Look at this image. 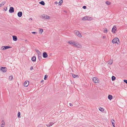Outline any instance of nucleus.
Returning <instances> with one entry per match:
<instances>
[{
	"label": "nucleus",
	"instance_id": "obj_1",
	"mask_svg": "<svg viewBox=\"0 0 127 127\" xmlns=\"http://www.w3.org/2000/svg\"><path fill=\"white\" fill-rule=\"evenodd\" d=\"M112 42L113 43H117L118 44L120 43V42L118 38H115L112 40Z\"/></svg>",
	"mask_w": 127,
	"mask_h": 127
},
{
	"label": "nucleus",
	"instance_id": "obj_2",
	"mask_svg": "<svg viewBox=\"0 0 127 127\" xmlns=\"http://www.w3.org/2000/svg\"><path fill=\"white\" fill-rule=\"evenodd\" d=\"M41 17L44 19H49L50 18V16L44 14L42 15Z\"/></svg>",
	"mask_w": 127,
	"mask_h": 127
},
{
	"label": "nucleus",
	"instance_id": "obj_3",
	"mask_svg": "<svg viewBox=\"0 0 127 127\" xmlns=\"http://www.w3.org/2000/svg\"><path fill=\"white\" fill-rule=\"evenodd\" d=\"M11 47L8 46H4L2 47L1 48V49L2 50H4L8 48H11Z\"/></svg>",
	"mask_w": 127,
	"mask_h": 127
},
{
	"label": "nucleus",
	"instance_id": "obj_4",
	"mask_svg": "<svg viewBox=\"0 0 127 127\" xmlns=\"http://www.w3.org/2000/svg\"><path fill=\"white\" fill-rule=\"evenodd\" d=\"M74 32L78 37H82V35L79 31H75Z\"/></svg>",
	"mask_w": 127,
	"mask_h": 127
},
{
	"label": "nucleus",
	"instance_id": "obj_5",
	"mask_svg": "<svg viewBox=\"0 0 127 127\" xmlns=\"http://www.w3.org/2000/svg\"><path fill=\"white\" fill-rule=\"evenodd\" d=\"M93 80L95 83H97L98 82V79L96 77L93 78Z\"/></svg>",
	"mask_w": 127,
	"mask_h": 127
},
{
	"label": "nucleus",
	"instance_id": "obj_6",
	"mask_svg": "<svg viewBox=\"0 0 127 127\" xmlns=\"http://www.w3.org/2000/svg\"><path fill=\"white\" fill-rule=\"evenodd\" d=\"M0 70H2L3 72H5L7 71V68L5 67H2L0 68Z\"/></svg>",
	"mask_w": 127,
	"mask_h": 127
},
{
	"label": "nucleus",
	"instance_id": "obj_7",
	"mask_svg": "<svg viewBox=\"0 0 127 127\" xmlns=\"http://www.w3.org/2000/svg\"><path fill=\"white\" fill-rule=\"evenodd\" d=\"M9 12L10 13H12L14 12V8L12 7H10L9 10Z\"/></svg>",
	"mask_w": 127,
	"mask_h": 127
},
{
	"label": "nucleus",
	"instance_id": "obj_8",
	"mask_svg": "<svg viewBox=\"0 0 127 127\" xmlns=\"http://www.w3.org/2000/svg\"><path fill=\"white\" fill-rule=\"evenodd\" d=\"M117 28L116 27L114 26L112 28V32L113 33H115V31L116 30Z\"/></svg>",
	"mask_w": 127,
	"mask_h": 127
},
{
	"label": "nucleus",
	"instance_id": "obj_9",
	"mask_svg": "<svg viewBox=\"0 0 127 127\" xmlns=\"http://www.w3.org/2000/svg\"><path fill=\"white\" fill-rule=\"evenodd\" d=\"M47 54L46 52H44L43 53V58H46L47 57Z\"/></svg>",
	"mask_w": 127,
	"mask_h": 127
},
{
	"label": "nucleus",
	"instance_id": "obj_10",
	"mask_svg": "<svg viewBox=\"0 0 127 127\" xmlns=\"http://www.w3.org/2000/svg\"><path fill=\"white\" fill-rule=\"evenodd\" d=\"M29 84V82L28 81H26L24 83V86L27 87Z\"/></svg>",
	"mask_w": 127,
	"mask_h": 127
},
{
	"label": "nucleus",
	"instance_id": "obj_11",
	"mask_svg": "<svg viewBox=\"0 0 127 127\" xmlns=\"http://www.w3.org/2000/svg\"><path fill=\"white\" fill-rule=\"evenodd\" d=\"M18 16L19 17H21L22 15V12L19 11L17 14Z\"/></svg>",
	"mask_w": 127,
	"mask_h": 127
},
{
	"label": "nucleus",
	"instance_id": "obj_12",
	"mask_svg": "<svg viewBox=\"0 0 127 127\" xmlns=\"http://www.w3.org/2000/svg\"><path fill=\"white\" fill-rule=\"evenodd\" d=\"M13 40L14 41H16L17 40V38L16 36H13Z\"/></svg>",
	"mask_w": 127,
	"mask_h": 127
},
{
	"label": "nucleus",
	"instance_id": "obj_13",
	"mask_svg": "<svg viewBox=\"0 0 127 127\" xmlns=\"http://www.w3.org/2000/svg\"><path fill=\"white\" fill-rule=\"evenodd\" d=\"M72 76L74 78H77L78 77V75H75L73 74L72 73Z\"/></svg>",
	"mask_w": 127,
	"mask_h": 127
},
{
	"label": "nucleus",
	"instance_id": "obj_14",
	"mask_svg": "<svg viewBox=\"0 0 127 127\" xmlns=\"http://www.w3.org/2000/svg\"><path fill=\"white\" fill-rule=\"evenodd\" d=\"M1 123L2 124L1 125V127H4L5 125V122L3 121V120H2L1 121Z\"/></svg>",
	"mask_w": 127,
	"mask_h": 127
},
{
	"label": "nucleus",
	"instance_id": "obj_15",
	"mask_svg": "<svg viewBox=\"0 0 127 127\" xmlns=\"http://www.w3.org/2000/svg\"><path fill=\"white\" fill-rule=\"evenodd\" d=\"M54 124L53 122H50L48 124L46 125L47 127H50L52 125Z\"/></svg>",
	"mask_w": 127,
	"mask_h": 127
},
{
	"label": "nucleus",
	"instance_id": "obj_16",
	"mask_svg": "<svg viewBox=\"0 0 127 127\" xmlns=\"http://www.w3.org/2000/svg\"><path fill=\"white\" fill-rule=\"evenodd\" d=\"M35 50L36 52L37 53L38 55H40L41 54V52L38 50L37 49H35Z\"/></svg>",
	"mask_w": 127,
	"mask_h": 127
},
{
	"label": "nucleus",
	"instance_id": "obj_17",
	"mask_svg": "<svg viewBox=\"0 0 127 127\" xmlns=\"http://www.w3.org/2000/svg\"><path fill=\"white\" fill-rule=\"evenodd\" d=\"M32 60L33 61H35L36 60V58L35 56H33L32 58Z\"/></svg>",
	"mask_w": 127,
	"mask_h": 127
},
{
	"label": "nucleus",
	"instance_id": "obj_18",
	"mask_svg": "<svg viewBox=\"0 0 127 127\" xmlns=\"http://www.w3.org/2000/svg\"><path fill=\"white\" fill-rule=\"evenodd\" d=\"M92 18L89 16H87V20L91 21L92 19Z\"/></svg>",
	"mask_w": 127,
	"mask_h": 127
},
{
	"label": "nucleus",
	"instance_id": "obj_19",
	"mask_svg": "<svg viewBox=\"0 0 127 127\" xmlns=\"http://www.w3.org/2000/svg\"><path fill=\"white\" fill-rule=\"evenodd\" d=\"M112 96L111 95H109L108 96V98L110 100H111L112 98Z\"/></svg>",
	"mask_w": 127,
	"mask_h": 127
},
{
	"label": "nucleus",
	"instance_id": "obj_20",
	"mask_svg": "<svg viewBox=\"0 0 127 127\" xmlns=\"http://www.w3.org/2000/svg\"><path fill=\"white\" fill-rule=\"evenodd\" d=\"M77 47L78 48H81L82 47V46L81 44H79L78 43Z\"/></svg>",
	"mask_w": 127,
	"mask_h": 127
},
{
	"label": "nucleus",
	"instance_id": "obj_21",
	"mask_svg": "<svg viewBox=\"0 0 127 127\" xmlns=\"http://www.w3.org/2000/svg\"><path fill=\"white\" fill-rule=\"evenodd\" d=\"M113 63V60H110L108 61V64H112Z\"/></svg>",
	"mask_w": 127,
	"mask_h": 127
},
{
	"label": "nucleus",
	"instance_id": "obj_22",
	"mask_svg": "<svg viewBox=\"0 0 127 127\" xmlns=\"http://www.w3.org/2000/svg\"><path fill=\"white\" fill-rule=\"evenodd\" d=\"M39 3L42 5H45V3L44 1H42L39 2Z\"/></svg>",
	"mask_w": 127,
	"mask_h": 127
},
{
	"label": "nucleus",
	"instance_id": "obj_23",
	"mask_svg": "<svg viewBox=\"0 0 127 127\" xmlns=\"http://www.w3.org/2000/svg\"><path fill=\"white\" fill-rule=\"evenodd\" d=\"M63 3V1L62 0H61L60 1L59 3H58L59 5H62V4Z\"/></svg>",
	"mask_w": 127,
	"mask_h": 127
},
{
	"label": "nucleus",
	"instance_id": "obj_24",
	"mask_svg": "<svg viewBox=\"0 0 127 127\" xmlns=\"http://www.w3.org/2000/svg\"><path fill=\"white\" fill-rule=\"evenodd\" d=\"M87 16H85L83 17L82 20H87Z\"/></svg>",
	"mask_w": 127,
	"mask_h": 127
},
{
	"label": "nucleus",
	"instance_id": "obj_25",
	"mask_svg": "<svg viewBox=\"0 0 127 127\" xmlns=\"http://www.w3.org/2000/svg\"><path fill=\"white\" fill-rule=\"evenodd\" d=\"M13 78V77L12 76H10L9 78V79L10 80H11Z\"/></svg>",
	"mask_w": 127,
	"mask_h": 127
},
{
	"label": "nucleus",
	"instance_id": "obj_26",
	"mask_svg": "<svg viewBox=\"0 0 127 127\" xmlns=\"http://www.w3.org/2000/svg\"><path fill=\"white\" fill-rule=\"evenodd\" d=\"M78 44V43L77 42H76L74 44V46L75 47H77Z\"/></svg>",
	"mask_w": 127,
	"mask_h": 127
},
{
	"label": "nucleus",
	"instance_id": "obj_27",
	"mask_svg": "<svg viewBox=\"0 0 127 127\" xmlns=\"http://www.w3.org/2000/svg\"><path fill=\"white\" fill-rule=\"evenodd\" d=\"M18 115V118H20L21 117V116H20V112H18V115Z\"/></svg>",
	"mask_w": 127,
	"mask_h": 127
},
{
	"label": "nucleus",
	"instance_id": "obj_28",
	"mask_svg": "<svg viewBox=\"0 0 127 127\" xmlns=\"http://www.w3.org/2000/svg\"><path fill=\"white\" fill-rule=\"evenodd\" d=\"M116 77L114 76H112V81H114Z\"/></svg>",
	"mask_w": 127,
	"mask_h": 127
},
{
	"label": "nucleus",
	"instance_id": "obj_29",
	"mask_svg": "<svg viewBox=\"0 0 127 127\" xmlns=\"http://www.w3.org/2000/svg\"><path fill=\"white\" fill-rule=\"evenodd\" d=\"M106 4L107 5H109L111 4V2L108 1H106L105 2Z\"/></svg>",
	"mask_w": 127,
	"mask_h": 127
},
{
	"label": "nucleus",
	"instance_id": "obj_30",
	"mask_svg": "<svg viewBox=\"0 0 127 127\" xmlns=\"http://www.w3.org/2000/svg\"><path fill=\"white\" fill-rule=\"evenodd\" d=\"M99 110L101 111H104V109L103 108H101V107H100L99 108Z\"/></svg>",
	"mask_w": 127,
	"mask_h": 127
},
{
	"label": "nucleus",
	"instance_id": "obj_31",
	"mask_svg": "<svg viewBox=\"0 0 127 127\" xmlns=\"http://www.w3.org/2000/svg\"><path fill=\"white\" fill-rule=\"evenodd\" d=\"M73 41H74L72 40V41H68V43L69 44H72V43L73 42Z\"/></svg>",
	"mask_w": 127,
	"mask_h": 127
},
{
	"label": "nucleus",
	"instance_id": "obj_32",
	"mask_svg": "<svg viewBox=\"0 0 127 127\" xmlns=\"http://www.w3.org/2000/svg\"><path fill=\"white\" fill-rule=\"evenodd\" d=\"M107 32V30L106 28H105L104 31V32L106 33Z\"/></svg>",
	"mask_w": 127,
	"mask_h": 127
},
{
	"label": "nucleus",
	"instance_id": "obj_33",
	"mask_svg": "<svg viewBox=\"0 0 127 127\" xmlns=\"http://www.w3.org/2000/svg\"><path fill=\"white\" fill-rule=\"evenodd\" d=\"M41 54L40 55H38V59H39V60L40 61L41 60Z\"/></svg>",
	"mask_w": 127,
	"mask_h": 127
},
{
	"label": "nucleus",
	"instance_id": "obj_34",
	"mask_svg": "<svg viewBox=\"0 0 127 127\" xmlns=\"http://www.w3.org/2000/svg\"><path fill=\"white\" fill-rule=\"evenodd\" d=\"M115 122L114 121V120H113V121H112V125L114 127H115V124L114 123V122Z\"/></svg>",
	"mask_w": 127,
	"mask_h": 127
},
{
	"label": "nucleus",
	"instance_id": "obj_35",
	"mask_svg": "<svg viewBox=\"0 0 127 127\" xmlns=\"http://www.w3.org/2000/svg\"><path fill=\"white\" fill-rule=\"evenodd\" d=\"M6 3L5 1H3L1 2V4H2V5H3Z\"/></svg>",
	"mask_w": 127,
	"mask_h": 127
},
{
	"label": "nucleus",
	"instance_id": "obj_36",
	"mask_svg": "<svg viewBox=\"0 0 127 127\" xmlns=\"http://www.w3.org/2000/svg\"><path fill=\"white\" fill-rule=\"evenodd\" d=\"M39 31L40 32V33L41 34L43 32V30L42 29H40L39 30Z\"/></svg>",
	"mask_w": 127,
	"mask_h": 127
},
{
	"label": "nucleus",
	"instance_id": "obj_37",
	"mask_svg": "<svg viewBox=\"0 0 127 127\" xmlns=\"http://www.w3.org/2000/svg\"><path fill=\"white\" fill-rule=\"evenodd\" d=\"M124 81L127 84V80H124Z\"/></svg>",
	"mask_w": 127,
	"mask_h": 127
},
{
	"label": "nucleus",
	"instance_id": "obj_38",
	"mask_svg": "<svg viewBox=\"0 0 127 127\" xmlns=\"http://www.w3.org/2000/svg\"><path fill=\"white\" fill-rule=\"evenodd\" d=\"M83 8L84 9H86V7L85 6H83Z\"/></svg>",
	"mask_w": 127,
	"mask_h": 127
},
{
	"label": "nucleus",
	"instance_id": "obj_39",
	"mask_svg": "<svg viewBox=\"0 0 127 127\" xmlns=\"http://www.w3.org/2000/svg\"><path fill=\"white\" fill-rule=\"evenodd\" d=\"M32 34H35L37 33V32H32Z\"/></svg>",
	"mask_w": 127,
	"mask_h": 127
},
{
	"label": "nucleus",
	"instance_id": "obj_40",
	"mask_svg": "<svg viewBox=\"0 0 127 127\" xmlns=\"http://www.w3.org/2000/svg\"><path fill=\"white\" fill-rule=\"evenodd\" d=\"M69 106H73V105L71 103H69Z\"/></svg>",
	"mask_w": 127,
	"mask_h": 127
},
{
	"label": "nucleus",
	"instance_id": "obj_41",
	"mask_svg": "<svg viewBox=\"0 0 127 127\" xmlns=\"http://www.w3.org/2000/svg\"><path fill=\"white\" fill-rule=\"evenodd\" d=\"M46 78H47V76L46 75H45L44 76V80H46Z\"/></svg>",
	"mask_w": 127,
	"mask_h": 127
},
{
	"label": "nucleus",
	"instance_id": "obj_42",
	"mask_svg": "<svg viewBox=\"0 0 127 127\" xmlns=\"http://www.w3.org/2000/svg\"><path fill=\"white\" fill-rule=\"evenodd\" d=\"M76 42H75L74 41H73V42L72 43V45H74V44Z\"/></svg>",
	"mask_w": 127,
	"mask_h": 127
},
{
	"label": "nucleus",
	"instance_id": "obj_43",
	"mask_svg": "<svg viewBox=\"0 0 127 127\" xmlns=\"http://www.w3.org/2000/svg\"><path fill=\"white\" fill-rule=\"evenodd\" d=\"M37 127H43L41 125H39Z\"/></svg>",
	"mask_w": 127,
	"mask_h": 127
},
{
	"label": "nucleus",
	"instance_id": "obj_44",
	"mask_svg": "<svg viewBox=\"0 0 127 127\" xmlns=\"http://www.w3.org/2000/svg\"><path fill=\"white\" fill-rule=\"evenodd\" d=\"M33 69V67L32 66H31L30 68V70H32Z\"/></svg>",
	"mask_w": 127,
	"mask_h": 127
},
{
	"label": "nucleus",
	"instance_id": "obj_45",
	"mask_svg": "<svg viewBox=\"0 0 127 127\" xmlns=\"http://www.w3.org/2000/svg\"><path fill=\"white\" fill-rule=\"evenodd\" d=\"M55 4H58V2L57 1H56L55 2Z\"/></svg>",
	"mask_w": 127,
	"mask_h": 127
},
{
	"label": "nucleus",
	"instance_id": "obj_46",
	"mask_svg": "<svg viewBox=\"0 0 127 127\" xmlns=\"http://www.w3.org/2000/svg\"><path fill=\"white\" fill-rule=\"evenodd\" d=\"M4 10H5V11H6V10H7V7H6V9H5V8H4Z\"/></svg>",
	"mask_w": 127,
	"mask_h": 127
},
{
	"label": "nucleus",
	"instance_id": "obj_47",
	"mask_svg": "<svg viewBox=\"0 0 127 127\" xmlns=\"http://www.w3.org/2000/svg\"><path fill=\"white\" fill-rule=\"evenodd\" d=\"M3 5H2V4H0V7H1Z\"/></svg>",
	"mask_w": 127,
	"mask_h": 127
},
{
	"label": "nucleus",
	"instance_id": "obj_48",
	"mask_svg": "<svg viewBox=\"0 0 127 127\" xmlns=\"http://www.w3.org/2000/svg\"><path fill=\"white\" fill-rule=\"evenodd\" d=\"M30 19L31 20H32V18H30Z\"/></svg>",
	"mask_w": 127,
	"mask_h": 127
},
{
	"label": "nucleus",
	"instance_id": "obj_49",
	"mask_svg": "<svg viewBox=\"0 0 127 127\" xmlns=\"http://www.w3.org/2000/svg\"><path fill=\"white\" fill-rule=\"evenodd\" d=\"M105 36H103V38H105Z\"/></svg>",
	"mask_w": 127,
	"mask_h": 127
},
{
	"label": "nucleus",
	"instance_id": "obj_50",
	"mask_svg": "<svg viewBox=\"0 0 127 127\" xmlns=\"http://www.w3.org/2000/svg\"><path fill=\"white\" fill-rule=\"evenodd\" d=\"M43 81V80L42 81H41V82H42V81Z\"/></svg>",
	"mask_w": 127,
	"mask_h": 127
}]
</instances>
